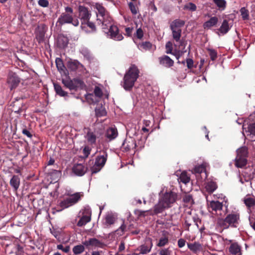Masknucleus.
Here are the masks:
<instances>
[{
  "label": "nucleus",
  "mask_w": 255,
  "mask_h": 255,
  "mask_svg": "<svg viewBox=\"0 0 255 255\" xmlns=\"http://www.w3.org/2000/svg\"><path fill=\"white\" fill-rule=\"evenodd\" d=\"M240 213L239 211H232L225 218H219L217 220V225L222 230L227 229L230 227L237 228L240 223Z\"/></svg>",
  "instance_id": "obj_1"
},
{
  "label": "nucleus",
  "mask_w": 255,
  "mask_h": 255,
  "mask_svg": "<svg viewBox=\"0 0 255 255\" xmlns=\"http://www.w3.org/2000/svg\"><path fill=\"white\" fill-rule=\"evenodd\" d=\"M167 207L159 200L158 202L153 207L152 215H157L162 213Z\"/></svg>",
  "instance_id": "obj_24"
},
{
  "label": "nucleus",
  "mask_w": 255,
  "mask_h": 255,
  "mask_svg": "<svg viewBox=\"0 0 255 255\" xmlns=\"http://www.w3.org/2000/svg\"><path fill=\"white\" fill-rule=\"evenodd\" d=\"M183 48L181 50H179L177 52H173V55H174L177 59H179V58L182 56L183 54L186 52V50H185V48L184 46H182Z\"/></svg>",
  "instance_id": "obj_58"
},
{
  "label": "nucleus",
  "mask_w": 255,
  "mask_h": 255,
  "mask_svg": "<svg viewBox=\"0 0 255 255\" xmlns=\"http://www.w3.org/2000/svg\"><path fill=\"white\" fill-rule=\"evenodd\" d=\"M68 43V39L67 37L63 36L60 35L58 37L57 40V46L59 48H65Z\"/></svg>",
  "instance_id": "obj_26"
},
{
  "label": "nucleus",
  "mask_w": 255,
  "mask_h": 255,
  "mask_svg": "<svg viewBox=\"0 0 255 255\" xmlns=\"http://www.w3.org/2000/svg\"><path fill=\"white\" fill-rule=\"evenodd\" d=\"M136 146V144L135 139L129 137L125 139L121 148L123 151L127 152L135 148Z\"/></svg>",
  "instance_id": "obj_12"
},
{
  "label": "nucleus",
  "mask_w": 255,
  "mask_h": 255,
  "mask_svg": "<svg viewBox=\"0 0 255 255\" xmlns=\"http://www.w3.org/2000/svg\"><path fill=\"white\" fill-rule=\"evenodd\" d=\"M166 233H164L162 234V236L160 237L158 243L157 244V246L159 247H162L168 243L169 240L168 237L166 235Z\"/></svg>",
  "instance_id": "obj_35"
},
{
  "label": "nucleus",
  "mask_w": 255,
  "mask_h": 255,
  "mask_svg": "<svg viewBox=\"0 0 255 255\" xmlns=\"http://www.w3.org/2000/svg\"><path fill=\"white\" fill-rule=\"evenodd\" d=\"M241 15L243 20H247L249 18V13L245 7H242L240 9Z\"/></svg>",
  "instance_id": "obj_46"
},
{
  "label": "nucleus",
  "mask_w": 255,
  "mask_h": 255,
  "mask_svg": "<svg viewBox=\"0 0 255 255\" xmlns=\"http://www.w3.org/2000/svg\"><path fill=\"white\" fill-rule=\"evenodd\" d=\"M65 11L62 12L58 18L57 26H62L65 24H71L74 26H78L79 21L78 19L73 17V9L70 6H66Z\"/></svg>",
  "instance_id": "obj_3"
},
{
  "label": "nucleus",
  "mask_w": 255,
  "mask_h": 255,
  "mask_svg": "<svg viewBox=\"0 0 255 255\" xmlns=\"http://www.w3.org/2000/svg\"><path fill=\"white\" fill-rule=\"evenodd\" d=\"M194 170L196 173H201L205 171V167L204 165L202 164L195 167Z\"/></svg>",
  "instance_id": "obj_55"
},
{
  "label": "nucleus",
  "mask_w": 255,
  "mask_h": 255,
  "mask_svg": "<svg viewBox=\"0 0 255 255\" xmlns=\"http://www.w3.org/2000/svg\"><path fill=\"white\" fill-rule=\"evenodd\" d=\"M248 149L242 146L236 150V157L234 160V165L237 168H243L248 163Z\"/></svg>",
  "instance_id": "obj_5"
},
{
  "label": "nucleus",
  "mask_w": 255,
  "mask_h": 255,
  "mask_svg": "<svg viewBox=\"0 0 255 255\" xmlns=\"http://www.w3.org/2000/svg\"><path fill=\"white\" fill-rule=\"evenodd\" d=\"M218 187L216 182L213 181H208L205 184V188L209 193H212Z\"/></svg>",
  "instance_id": "obj_29"
},
{
  "label": "nucleus",
  "mask_w": 255,
  "mask_h": 255,
  "mask_svg": "<svg viewBox=\"0 0 255 255\" xmlns=\"http://www.w3.org/2000/svg\"><path fill=\"white\" fill-rule=\"evenodd\" d=\"M186 62L187 64V67L189 69H191L193 67H196V66L194 65V61L191 58H187L186 59Z\"/></svg>",
  "instance_id": "obj_60"
},
{
  "label": "nucleus",
  "mask_w": 255,
  "mask_h": 255,
  "mask_svg": "<svg viewBox=\"0 0 255 255\" xmlns=\"http://www.w3.org/2000/svg\"><path fill=\"white\" fill-rule=\"evenodd\" d=\"M86 26L89 27L91 29V31L92 32H95L97 30V28L95 23L92 21H90V20H88L87 22H86L84 24V26L81 27L82 29H84L86 28Z\"/></svg>",
  "instance_id": "obj_44"
},
{
  "label": "nucleus",
  "mask_w": 255,
  "mask_h": 255,
  "mask_svg": "<svg viewBox=\"0 0 255 255\" xmlns=\"http://www.w3.org/2000/svg\"><path fill=\"white\" fill-rule=\"evenodd\" d=\"M166 53L167 54H173V44L171 41H168L165 45Z\"/></svg>",
  "instance_id": "obj_51"
},
{
  "label": "nucleus",
  "mask_w": 255,
  "mask_h": 255,
  "mask_svg": "<svg viewBox=\"0 0 255 255\" xmlns=\"http://www.w3.org/2000/svg\"><path fill=\"white\" fill-rule=\"evenodd\" d=\"M178 180H179L180 182L186 184L190 181V178L187 175V173L186 172H182L181 173L178 178Z\"/></svg>",
  "instance_id": "obj_43"
},
{
  "label": "nucleus",
  "mask_w": 255,
  "mask_h": 255,
  "mask_svg": "<svg viewBox=\"0 0 255 255\" xmlns=\"http://www.w3.org/2000/svg\"><path fill=\"white\" fill-rule=\"evenodd\" d=\"M139 45L140 48L145 50H150L152 47V44L148 41L142 42Z\"/></svg>",
  "instance_id": "obj_52"
},
{
  "label": "nucleus",
  "mask_w": 255,
  "mask_h": 255,
  "mask_svg": "<svg viewBox=\"0 0 255 255\" xmlns=\"http://www.w3.org/2000/svg\"><path fill=\"white\" fill-rule=\"evenodd\" d=\"M210 59L212 61H215L217 58V52L216 50L211 48H208Z\"/></svg>",
  "instance_id": "obj_45"
},
{
  "label": "nucleus",
  "mask_w": 255,
  "mask_h": 255,
  "mask_svg": "<svg viewBox=\"0 0 255 255\" xmlns=\"http://www.w3.org/2000/svg\"><path fill=\"white\" fill-rule=\"evenodd\" d=\"M244 203L248 208L255 206V197H251L247 196L244 198Z\"/></svg>",
  "instance_id": "obj_37"
},
{
  "label": "nucleus",
  "mask_w": 255,
  "mask_h": 255,
  "mask_svg": "<svg viewBox=\"0 0 255 255\" xmlns=\"http://www.w3.org/2000/svg\"><path fill=\"white\" fill-rule=\"evenodd\" d=\"M116 220V218L113 214H108L105 217V224L107 226L113 225Z\"/></svg>",
  "instance_id": "obj_36"
},
{
  "label": "nucleus",
  "mask_w": 255,
  "mask_h": 255,
  "mask_svg": "<svg viewBox=\"0 0 255 255\" xmlns=\"http://www.w3.org/2000/svg\"><path fill=\"white\" fill-rule=\"evenodd\" d=\"M91 220V218L88 217L84 216H82L79 221L77 223V226L78 227H82L85 225L87 223L90 222Z\"/></svg>",
  "instance_id": "obj_42"
},
{
  "label": "nucleus",
  "mask_w": 255,
  "mask_h": 255,
  "mask_svg": "<svg viewBox=\"0 0 255 255\" xmlns=\"http://www.w3.org/2000/svg\"><path fill=\"white\" fill-rule=\"evenodd\" d=\"M67 67L71 71H75L78 70L79 71H83L85 68L83 65L77 60H70L67 63Z\"/></svg>",
  "instance_id": "obj_15"
},
{
  "label": "nucleus",
  "mask_w": 255,
  "mask_h": 255,
  "mask_svg": "<svg viewBox=\"0 0 255 255\" xmlns=\"http://www.w3.org/2000/svg\"><path fill=\"white\" fill-rule=\"evenodd\" d=\"M177 194L172 191L166 192L159 198V200L167 207L170 208L177 199Z\"/></svg>",
  "instance_id": "obj_7"
},
{
  "label": "nucleus",
  "mask_w": 255,
  "mask_h": 255,
  "mask_svg": "<svg viewBox=\"0 0 255 255\" xmlns=\"http://www.w3.org/2000/svg\"><path fill=\"white\" fill-rule=\"evenodd\" d=\"M82 196L83 194H81L79 192L75 193L70 195L69 197L61 201L59 203L58 205L60 208H61V210L67 208L77 203L80 200L81 197Z\"/></svg>",
  "instance_id": "obj_6"
},
{
  "label": "nucleus",
  "mask_w": 255,
  "mask_h": 255,
  "mask_svg": "<svg viewBox=\"0 0 255 255\" xmlns=\"http://www.w3.org/2000/svg\"><path fill=\"white\" fill-rule=\"evenodd\" d=\"M171 251L168 248L163 249L160 251L159 254V255H170Z\"/></svg>",
  "instance_id": "obj_64"
},
{
  "label": "nucleus",
  "mask_w": 255,
  "mask_h": 255,
  "mask_svg": "<svg viewBox=\"0 0 255 255\" xmlns=\"http://www.w3.org/2000/svg\"><path fill=\"white\" fill-rule=\"evenodd\" d=\"M88 142L90 145L95 144L96 142L97 136L92 131H88L85 136Z\"/></svg>",
  "instance_id": "obj_31"
},
{
  "label": "nucleus",
  "mask_w": 255,
  "mask_h": 255,
  "mask_svg": "<svg viewBox=\"0 0 255 255\" xmlns=\"http://www.w3.org/2000/svg\"><path fill=\"white\" fill-rule=\"evenodd\" d=\"M97 9L98 11L99 14L103 17H105L106 16V9L105 7L101 4H98L96 6Z\"/></svg>",
  "instance_id": "obj_48"
},
{
  "label": "nucleus",
  "mask_w": 255,
  "mask_h": 255,
  "mask_svg": "<svg viewBox=\"0 0 255 255\" xmlns=\"http://www.w3.org/2000/svg\"><path fill=\"white\" fill-rule=\"evenodd\" d=\"M173 39L176 42L179 43V47L184 46L185 47L187 41L183 38L181 39L182 31H171Z\"/></svg>",
  "instance_id": "obj_20"
},
{
  "label": "nucleus",
  "mask_w": 255,
  "mask_h": 255,
  "mask_svg": "<svg viewBox=\"0 0 255 255\" xmlns=\"http://www.w3.org/2000/svg\"><path fill=\"white\" fill-rule=\"evenodd\" d=\"M96 153L99 154L96 157L93 165L90 167L92 174L100 171L105 166L108 158V153L106 150H97Z\"/></svg>",
  "instance_id": "obj_4"
},
{
  "label": "nucleus",
  "mask_w": 255,
  "mask_h": 255,
  "mask_svg": "<svg viewBox=\"0 0 255 255\" xmlns=\"http://www.w3.org/2000/svg\"><path fill=\"white\" fill-rule=\"evenodd\" d=\"M78 17L81 23V27L84 26L85 23L87 22L91 16V11L88 7L80 5L78 7Z\"/></svg>",
  "instance_id": "obj_8"
},
{
  "label": "nucleus",
  "mask_w": 255,
  "mask_h": 255,
  "mask_svg": "<svg viewBox=\"0 0 255 255\" xmlns=\"http://www.w3.org/2000/svg\"><path fill=\"white\" fill-rule=\"evenodd\" d=\"M229 251L232 255H241V247L237 243L232 244L229 248Z\"/></svg>",
  "instance_id": "obj_25"
},
{
  "label": "nucleus",
  "mask_w": 255,
  "mask_h": 255,
  "mask_svg": "<svg viewBox=\"0 0 255 255\" xmlns=\"http://www.w3.org/2000/svg\"><path fill=\"white\" fill-rule=\"evenodd\" d=\"M242 176L246 182L251 181L254 177V171L249 172L247 169L242 172Z\"/></svg>",
  "instance_id": "obj_39"
},
{
  "label": "nucleus",
  "mask_w": 255,
  "mask_h": 255,
  "mask_svg": "<svg viewBox=\"0 0 255 255\" xmlns=\"http://www.w3.org/2000/svg\"><path fill=\"white\" fill-rule=\"evenodd\" d=\"M232 25L230 26L229 23V20L224 19L218 30L223 35H224L228 32L230 30Z\"/></svg>",
  "instance_id": "obj_23"
},
{
  "label": "nucleus",
  "mask_w": 255,
  "mask_h": 255,
  "mask_svg": "<svg viewBox=\"0 0 255 255\" xmlns=\"http://www.w3.org/2000/svg\"><path fill=\"white\" fill-rule=\"evenodd\" d=\"M82 243L88 249L90 246L100 248H103L105 246L104 243L95 238H90L88 240L82 242Z\"/></svg>",
  "instance_id": "obj_13"
},
{
  "label": "nucleus",
  "mask_w": 255,
  "mask_h": 255,
  "mask_svg": "<svg viewBox=\"0 0 255 255\" xmlns=\"http://www.w3.org/2000/svg\"><path fill=\"white\" fill-rule=\"evenodd\" d=\"M10 106L12 107V111L14 113H20L24 110L23 108V105L22 99H16L10 104Z\"/></svg>",
  "instance_id": "obj_21"
},
{
  "label": "nucleus",
  "mask_w": 255,
  "mask_h": 255,
  "mask_svg": "<svg viewBox=\"0 0 255 255\" xmlns=\"http://www.w3.org/2000/svg\"><path fill=\"white\" fill-rule=\"evenodd\" d=\"M88 167L81 163L76 164L72 168L73 172L77 176H82L87 171Z\"/></svg>",
  "instance_id": "obj_17"
},
{
  "label": "nucleus",
  "mask_w": 255,
  "mask_h": 255,
  "mask_svg": "<svg viewBox=\"0 0 255 255\" xmlns=\"http://www.w3.org/2000/svg\"><path fill=\"white\" fill-rule=\"evenodd\" d=\"M159 64L166 68H170L173 66L174 62L168 56L164 55L158 58Z\"/></svg>",
  "instance_id": "obj_18"
},
{
  "label": "nucleus",
  "mask_w": 255,
  "mask_h": 255,
  "mask_svg": "<svg viewBox=\"0 0 255 255\" xmlns=\"http://www.w3.org/2000/svg\"><path fill=\"white\" fill-rule=\"evenodd\" d=\"M134 36L136 37L139 39H141L143 37V32L141 28H139L136 30V32L134 34Z\"/></svg>",
  "instance_id": "obj_61"
},
{
  "label": "nucleus",
  "mask_w": 255,
  "mask_h": 255,
  "mask_svg": "<svg viewBox=\"0 0 255 255\" xmlns=\"http://www.w3.org/2000/svg\"><path fill=\"white\" fill-rule=\"evenodd\" d=\"M185 22L183 20L176 19L174 20L170 24L171 31H182V28L184 26Z\"/></svg>",
  "instance_id": "obj_19"
},
{
  "label": "nucleus",
  "mask_w": 255,
  "mask_h": 255,
  "mask_svg": "<svg viewBox=\"0 0 255 255\" xmlns=\"http://www.w3.org/2000/svg\"><path fill=\"white\" fill-rule=\"evenodd\" d=\"M100 21H102L103 29L108 28V27L110 28V25H113V24L110 23V20H106L105 17L103 18L102 19H100Z\"/></svg>",
  "instance_id": "obj_53"
},
{
  "label": "nucleus",
  "mask_w": 255,
  "mask_h": 255,
  "mask_svg": "<svg viewBox=\"0 0 255 255\" xmlns=\"http://www.w3.org/2000/svg\"><path fill=\"white\" fill-rule=\"evenodd\" d=\"M95 114L97 117L99 118L105 116L107 114V112L105 109L102 106H101L95 109Z\"/></svg>",
  "instance_id": "obj_41"
},
{
  "label": "nucleus",
  "mask_w": 255,
  "mask_h": 255,
  "mask_svg": "<svg viewBox=\"0 0 255 255\" xmlns=\"http://www.w3.org/2000/svg\"><path fill=\"white\" fill-rule=\"evenodd\" d=\"M196 5L194 3L189 2L184 6L183 9L185 10L188 9L193 11L196 10Z\"/></svg>",
  "instance_id": "obj_50"
},
{
  "label": "nucleus",
  "mask_w": 255,
  "mask_h": 255,
  "mask_svg": "<svg viewBox=\"0 0 255 255\" xmlns=\"http://www.w3.org/2000/svg\"><path fill=\"white\" fill-rule=\"evenodd\" d=\"M62 83L69 90L76 91L79 87L83 85V82L78 79L75 78L73 80L66 79L62 80Z\"/></svg>",
  "instance_id": "obj_9"
},
{
  "label": "nucleus",
  "mask_w": 255,
  "mask_h": 255,
  "mask_svg": "<svg viewBox=\"0 0 255 255\" xmlns=\"http://www.w3.org/2000/svg\"><path fill=\"white\" fill-rule=\"evenodd\" d=\"M20 82V79L15 73L12 71L8 73L6 82L11 90L16 88Z\"/></svg>",
  "instance_id": "obj_10"
},
{
  "label": "nucleus",
  "mask_w": 255,
  "mask_h": 255,
  "mask_svg": "<svg viewBox=\"0 0 255 255\" xmlns=\"http://www.w3.org/2000/svg\"><path fill=\"white\" fill-rule=\"evenodd\" d=\"M187 246L190 251L195 254L199 252L202 249V245L198 242H194V243H188Z\"/></svg>",
  "instance_id": "obj_28"
},
{
  "label": "nucleus",
  "mask_w": 255,
  "mask_h": 255,
  "mask_svg": "<svg viewBox=\"0 0 255 255\" xmlns=\"http://www.w3.org/2000/svg\"><path fill=\"white\" fill-rule=\"evenodd\" d=\"M57 249L60 250H62L65 253H68L70 251V247L69 246H67L64 247L62 245L59 244L57 246Z\"/></svg>",
  "instance_id": "obj_56"
},
{
  "label": "nucleus",
  "mask_w": 255,
  "mask_h": 255,
  "mask_svg": "<svg viewBox=\"0 0 255 255\" xmlns=\"http://www.w3.org/2000/svg\"><path fill=\"white\" fill-rule=\"evenodd\" d=\"M223 208V203L219 201H212L209 204V208L212 210L213 214H216L217 216H223L222 213Z\"/></svg>",
  "instance_id": "obj_11"
},
{
  "label": "nucleus",
  "mask_w": 255,
  "mask_h": 255,
  "mask_svg": "<svg viewBox=\"0 0 255 255\" xmlns=\"http://www.w3.org/2000/svg\"><path fill=\"white\" fill-rule=\"evenodd\" d=\"M128 4L132 14L133 15H136L137 13L138 9L137 6L132 2H129Z\"/></svg>",
  "instance_id": "obj_49"
},
{
  "label": "nucleus",
  "mask_w": 255,
  "mask_h": 255,
  "mask_svg": "<svg viewBox=\"0 0 255 255\" xmlns=\"http://www.w3.org/2000/svg\"><path fill=\"white\" fill-rule=\"evenodd\" d=\"M213 1L220 10H224L226 7L227 2L225 0H213Z\"/></svg>",
  "instance_id": "obj_38"
},
{
  "label": "nucleus",
  "mask_w": 255,
  "mask_h": 255,
  "mask_svg": "<svg viewBox=\"0 0 255 255\" xmlns=\"http://www.w3.org/2000/svg\"><path fill=\"white\" fill-rule=\"evenodd\" d=\"M55 63L56 67L57 68V69L59 71L62 72L64 71L65 69H66L63 62L61 58H56L55 60Z\"/></svg>",
  "instance_id": "obj_40"
},
{
  "label": "nucleus",
  "mask_w": 255,
  "mask_h": 255,
  "mask_svg": "<svg viewBox=\"0 0 255 255\" xmlns=\"http://www.w3.org/2000/svg\"><path fill=\"white\" fill-rule=\"evenodd\" d=\"M118 135V130L115 128H110L106 131V137L109 139V141L115 139Z\"/></svg>",
  "instance_id": "obj_22"
},
{
  "label": "nucleus",
  "mask_w": 255,
  "mask_h": 255,
  "mask_svg": "<svg viewBox=\"0 0 255 255\" xmlns=\"http://www.w3.org/2000/svg\"><path fill=\"white\" fill-rule=\"evenodd\" d=\"M38 4L41 7H48L49 3L47 0H39Z\"/></svg>",
  "instance_id": "obj_62"
},
{
  "label": "nucleus",
  "mask_w": 255,
  "mask_h": 255,
  "mask_svg": "<svg viewBox=\"0 0 255 255\" xmlns=\"http://www.w3.org/2000/svg\"><path fill=\"white\" fill-rule=\"evenodd\" d=\"M92 211L90 208L86 207L84 209L82 215L91 218Z\"/></svg>",
  "instance_id": "obj_57"
},
{
  "label": "nucleus",
  "mask_w": 255,
  "mask_h": 255,
  "mask_svg": "<svg viewBox=\"0 0 255 255\" xmlns=\"http://www.w3.org/2000/svg\"><path fill=\"white\" fill-rule=\"evenodd\" d=\"M20 184V179L17 175H13L10 180V185L15 191L18 188Z\"/></svg>",
  "instance_id": "obj_32"
},
{
  "label": "nucleus",
  "mask_w": 255,
  "mask_h": 255,
  "mask_svg": "<svg viewBox=\"0 0 255 255\" xmlns=\"http://www.w3.org/2000/svg\"><path fill=\"white\" fill-rule=\"evenodd\" d=\"M183 201L184 203L185 206L191 208L192 205L194 204V202L193 199V197L190 194H185L183 197Z\"/></svg>",
  "instance_id": "obj_30"
},
{
  "label": "nucleus",
  "mask_w": 255,
  "mask_h": 255,
  "mask_svg": "<svg viewBox=\"0 0 255 255\" xmlns=\"http://www.w3.org/2000/svg\"><path fill=\"white\" fill-rule=\"evenodd\" d=\"M139 71L135 65H131L124 77L123 87L127 91H130L139 77Z\"/></svg>",
  "instance_id": "obj_2"
},
{
  "label": "nucleus",
  "mask_w": 255,
  "mask_h": 255,
  "mask_svg": "<svg viewBox=\"0 0 255 255\" xmlns=\"http://www.w3.org/2000/svg\"><path fill=\"white\" fill-rule=\"evenodd\" d=\"M92 148L89 145H86L83 149V153L85 158H87L90 154Z\"/></svg>",
  "instance_id": "obj_54"
},
{
  "label": "nucleus",
  "mask_w": 255,
  "mask_h": 255,
  "mask_svg": "<svg viewBox=\"0 0 255 255\" xmlns=\"http://www.w3.org/2000/svg\"><path fill=\"white\" fill-rule=\"evenodd\" d=\"M127 226L125 224L124 222L120 226V227L115 231V233L119 236H122L126 230Z\"/></svg>",
  "instance_id": "obj_47"
},
{
  "label": "nucleus",
  "mask_w": 255,
  "mask_h": 255,
  "mask_svg": "<svg viewBox=\"0 0 255 255\" xmlns=\"http://www.w3.org/2000/svg\"><path fill=\"white\" fill-rule=\"evenodd\" d=\"M249 131L251 134L255 135V123L250 124L249 126Z\"/></svg>",
  "instance_id": "obj_63"
},
{
  "label": "nucleus",
  "mask_w": 255,
  "mask_h": 255,
  "mask_svg": "<svg viewBox=\"0 0 255 255\" xmlns=\"http://www.w3.org/2000/svg\"><path fill=\"white\" fill-rule=\"evenodd\" d=\"M94 93L95 95L99 98H101L103 95V92L101 88L98 86L95 87Z\"/></svg>",
  "instance_id": "obj_59"
},
{
  "label": "nucleus",
  "mask_w": 255,
  "mask_h": 255,
  "mask_svg": "<svg viewBox=\"0 0 255 255\" xmlns=\"http://www.w3.org/2000/svg\"><path fill=\"white\" fill-rule=\"evenodd\" d=\"M85 246L83 244L75 246L72 249V252L75 255H79L82 254L85 250Z\"/></svg>",
  "instance_id": "obj_33"
},
{
  "label": "nucleus",
  "mask_w": 255,
  "mask_h": 255,
  "mask_svg": "<svg viewBox=\"0 0 255 255\" xmlns=\"http://www.w3.org/2000/svg\"><path fill=\"white\" fill-rule=\"evenodd\" d=\"M218 22V18L216 16H213L203 24L204 29H210L211 27L215 26Z\"/></svg>",
  "instance_id": "obj_27"
},
{
  "label": "nucleus",
  "mask_w": 255,
  "mask_h": 255,
  "mask_svg": "<svg viewBox=\"0 0 255 255\" xmlns=\"http://www.w3.org/2000/svg\"><path fill=\"white\" fill-rule=\"evenodd\" d=\"M152 247V240L148 238L146 240L145 243L143 245L140 246L137 249V251L140 252V254H147L149 253Z\"/></svg>",
  "instance_id": "obj_16"
},
{
  "label": "nucleus",
  "mask_w": 255,
  "mask_h": 255,
  "mask_svg": "<svg viewBox=\"0 0 255 255\" xmlns=\"http://www.w3.org/2000/svg\"><path fill=\"white\" fill-rule=\"evenodd\" d=\"M109 32L111 38L115 40L121 41L124 38L122 33H120L118 27L116 25H110Z\"/></svg>",
  "instance_id": "obj_14"
},
{
  "label": "nucleus",
  "mask_w": 255,
  "mask_h": 255,
  "mask_svg": "<svg viewBox=\"0 0 255 255\" xmlns=\"http://www.w3.org/2000/svg\"><path fill=\"white\" fill-rule=\"evenodd\" d=\"M54 87L56 94L61 97H65L67 96L68 93L64 91L62 89L61 86L58 83H54Z\"/></svg>",
  "instance_id": "obj_34"
}]
</instances>
